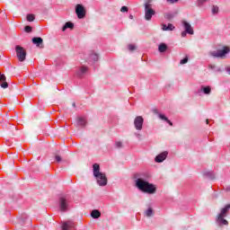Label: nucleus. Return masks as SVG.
Masks as SVG:
<instances>
[{
	"instance_id": "nucleus-1",
	"label": "nucleus",
	"mask_w": 230,
	"mask_h": 230,
	"mask_svg": "<svg viewBox=\"0 0 230 230\" xmlns=\"http://www.w3.org/2000/svg\"><path fill=\"white\" fill-rule=\"evenodd\" d=\"M135 186L143 193L154 195L157 191V187L148 182V174L145 172H137L134 174Z\"/></svg>"
},
{
	"instance_id": "nucleus-2",
	"label": "nucleus",
	"mask_w": 230,
	"mask_h": 230,
	"mask_svg": "<svg viewBox=\"0 0 230 230\" xmlns=\"http://www.w3.org/2000/svg\"><path fill=\"white\" fill-rule=\"evenodd\" d=\"M93 177H95L97 181V184H99L102 187L107 186V182H108L107 175L105 174V172H100V164H94L93 165Z\"/></svg>"
},
{
	"instance_id": "nucleus-3",
	"label": "nucleus",
	"mask_w": 230,
	"mask_h": 230,
	"mask_svg": "<svg viewBox=\"0 0 230 230\" xmlns=\"http://www.w3.org/2000/svg\"><path fill=\"white\" fill-rule=\"evenodd\" d=\"M230 205H226L224 208L221 209L220 214L217 215V222L219 226H229V222L226 220L227 213H229Z\"/></svg>"
},
{
	"instance_id": "nucleus-4",
	"label": "nucleus",
	"mask_w": 230,
	"mask_h": 230,
	"mask_svg": "<svg viewBox=\"0 0 230 230\" xmlns=\"http://www.w3.org/2000/svg\"><path fill=\"white\" fill-rule=\"evenodd\" d=\"M144 7L146 21H152V16L155 15V10H154L152 5V0H147L146 2H145Z\"/></svg>"
},
{
	"instance_id": "nucleus-5",
	"label": "nucleus",
	"mask_w": 230,
	"mask_h": 230,
	"mask_svg": "<svg viewBox=\"0 0 230 230\" xmlns=\"http://www.w3.org/2000/svg\"><path fill=\"white\" fill-rule=\"evenodd\" d=\"M229 52H230L229 47H223L222 49L210 51L208 55L213 58H225L226 55H227V53Z\"/></svg>"
},
{
	"instance_id": "nucleus-6",
	"label": "nucleus",
	"mask_w": 230,
	"mask_h": 230,
	"mask_svg": "<svg viewBox=\"0 0 230 230\" xmlns=\"http://www.w3.org/2000/svg\"><path fill=\"white\" fill-rule=\"evenodd\" d=\"M15 51H16V57L19 60V62H24L26 60V49L24 48L17 45L15 47Z\"/></svg>"
},
{
	"instance_id": "nucleus-7",
	"label": "nucleus",
	"mask_w": 230,
	"mask_h": 230,
	"mask_svg": "<svg viewBox=\"0 0 230 230\" xmlns=\"http://www.w3.org/2000/svg\"><path fill=\"white\" fill-rule=\"evenodd\" d=\"M59 209L63 213L69 211V203H68L67 198L66 196H61L59 198Z\"/></svg>"
},
{
	"instance_id": "nucleus-8",
	"label": "nucleus",
	"mask_w": 230,
	"mask_h": 230,
	"mask_svg": "<svg viewBox=\"0 0 230 230\" xmlns=\"http://www.w3.org/2000/svg\"><path fill=\"white\" fill-rule=\"evenodd\" d=\"M75 13L78 19H84L85 17V7L80 4H77L75 5Z\"/></svg>"
},
{
	"instance_id": "nucleus-9",
	"label": "nucleus",
	"mask_w": 230,
	"mask_h": 230,
	"mask_svg": "<svg viewBox=\"0 0 230 230\" xmlns=\"http://www.w3.org/2000/svg\"><path fill=\"white\" fill-rule=\"evenodd\" d=\"M143 123H145V119L141 116H137L134 119V127L136 130H143Z\"/></svg>"
},
{
	"instance_id": "nucleus-10",
	"label": "nucleus",
	"mask_w": 230,
	"mask_h": 230,
	"mask_svg": "<svg viewBox=\"0 0 230 230\" xmlns=\"http://www.w3.org/2000/svg\"><path fill=\"white\" fill-rule=\"evenodd\" d=\"M87 73H89V67L85 66H80L76 71V75L79 78H84Z\"/></svg>"
},
{
	"instance_id": "nucleus-11",
	"label": "nucleus",
	"mask_w": 230,
	"mask_h": 230,
	"mask_svg": "<svg viewBox=\"0 0 230 230\" xmlns=\"http://www.w3.org/2000/svg\"><path fill=\"white\" fill-rule=\"evenodd\" d=\"M181 24H182L185 31L187 33H189V35H193V33H194L193 27H191V24H190V22L183 20L181 22Z\"/></svg>"
},
{
	"instance_id": "nucleus-12",
	"label": "nucleus",
	"mask_w": 230,
	"mask_h": 230,
	"mask_svg": "<svg viewBox=\"0 0 230 230\" xmlns=\"http://www.w3.org/2000/svg\"><path fill=\"white\" fill-rule=\"evenodd\" d=\"M166 157H168V152L164 151L161 154H159L158 155L155 156V163H163Z\"/></svg>"
},
{
	"instance_id": "nucleus-13",
	"label": "nucleus",
	"mask_w": 230,
	"mask_h": 230,
	"mask_svg": "<svg viewBox=\"0 0 230 230\" xmlns=\"http://www.w3.org/2000/svg\"><path fill=\"white\" fill-rule=\"evenodd\" d=\"M0 86L2 89H8V82H6V75L0 73Z\"/></svg>"
},
{
	"instance_id": "nucleus-14",
	"label": "nucleus",
	"mask_w": 230,
	"mask_h": 230,
	"mask_svg": "<svg viewBox=\"0 0 230 230\" xmlns=\"http://www.w3.org/2000/svg\"><path fill=\"white\" fill-rule=\"evenodd\" d=\"M32 43L35 44L37 48H44V46L42 45L44 43V40H42V38L40 37L32 38Z\"/></svg>"
},
{
	"instance_id": "nucleus-15",
	"label": "nucleus",
	"mask_w": 230,
	"mask_h": 230,
	"mask_svg": "<svg viewBox=\"0 0 230 230\" xmlns=\"http://www.w3.org/2000/svg\"><path fill=\"white\" fill-rule=\"evenodd\" d=\"M73 227H75V223H73V221L65 222L62 226L63 230H71Z\"/></svg>"
},
{
	"instance_id": "nucleus-16",
	"label": "nucleus",
	"mask_w": 230,
	"mask_h": 230,
	"mask_svg": "<svg viewBox=\"0 0 230 230\" xmlns=\"http://www.w3.org/2000/svg\"><path fill=\"white\" fill-rule=\"evenodd\" d=\"M162 30L164 31H173V30H175V26H173V24H172V23H168V25L163 24Z\"/></svg>"
},
{
	"instance_id": "nucleus-17",
	"label": "nucleus",
	"mask_w": 230,
	"mask_h": 230,
	"mask_svg": "<svg viewBox=\"0 0 230 230\" xmlns=\"http://www.w3.org/2000/svg\"><path fill=\"white\" fill-rule=\"evenodd\" d=\"M99 56L94 52H91L88 58V62H98Z\"/></svg>"
},
{
	"instance_id": "nucleus-18",
	"label": "nucleus",
	"mask_w": 230,
	"mask_h": 230,
	"mask_svg": "<svg viewBox=\"0 0 230 230\" xmlns=\"http://www.w3.org/2000/svg\"><path fill=\"white\" fill-rule=\"evenodd\" d=\"M200 92L203 93V94H211V86L201 85Z\"/></svg>"
},
{
	"instance_id": "nucleus-19",
	"label": "nucleus",
	"mask_w": 230,
	"mask_h": 230,
	"mask_svg": "<svg viewBox=\"0 0 230 230\" xmlns=\"http://www.w3.org/2000/svg\"><path fill=\"white\" fill-rule=\"evenodd\" d=\"M92 218H100L102 217V212L98 209H94L91 212Z\"/></svg>"
},
{
	"instance_id": "nucleus-20",
	"label": "nucleus",
	"mask_w": 230,
	"mask_h": 230,
	"mask_svg": "<svg viewBox=\"0 0 230 230\" xmlns=\"http://www.w3.org/2000/svg\"><path fill=\"white\" fill-rule=\"evenodd\" d=\"M67 28H69L70 30H73L75 28V24L71 22H66L62 28V31H66Z\"/></svg>"
},
{
	"instance_id": "nucleus-21",
	"label": "nucleus",
	"mask_w": 230,
	"mask_h": 230,
	"mask_svg": "<svg viewBox=\"0 0 230 230\" xmlns=\"http://www.w3.org/2000/svg\"><path fill=\"white\" fill-rule=\"evenodd\" d=\"M77 125L79 127H85V125H87V120H85L84 118L79 117L77 119Z\"/></svg>"
},
{
	"instance_id": "nucleus-22",
	"label": "nucleus",
	"mask_w": 230,
	"mask_h": 230,
	"mask_svg": "<svg viewBox=\"0 0 230 230\" xmlns=\"http://www.w3.org/2000/svg\"><path fill=\"white\" fill-rule=\"evenodd\" d=\"M166 49H168V45H166L165 43H161L158 46V51H160V53H164Z\"/></svg>"
},
{
	"instance_id": "nucleus-23",
	"label": "nucleus",
	"mask_w": 230,
	"mask_h": 230,
	"mask_svg": "<svg viewBox=\"0 0 230 230\" xmlns=\"http://www.w3.org/2000/svg\"><path fill=\"white\" fill-rule=\"evenodd\" d=\"M205 177H208V179H211V181H213V179H215V173H213V172H204Z\"/></svg>"
},
{
	"instance_id": "nucleus-24",
	"label": "nucleus",
	"mask_w": 230,
	"mask_h": 230,
	"mask_svg": "<svg viewBox=\"0 0 230 230\" xmlns=\"http://www.w3.org/2000/svg\"><path fill=\"white\" fill-rule=\"evenodd\" d=\"M146 216L147 217H152V215H154V209H152V208H149L146 212H145Z\"/></svg>"
},
{
	"instance_id": "nucleus-25",
	"label": "nucleus",
	"mask_w": 230,
	"mask_h": 230,
	"mask_svg": "<svg viewBox=\"0 0 230 230\" xmlns=\"http://www.w3.org/2000/svg\"><path fill=\"white\" fill-rule=\"evenodd\" d=\"M27 21H28L29 22H33V21H35V15H33V14H28V15H27Z\"/></svg>"
},
{
	"instance_id": "nucleus-26",
	"label": "nucleus",
	"mask_w": 230,
	"mask_h": 230,
	"mask_svg": "<svg viewBox=\"0 0 230 230\" xmlns=\"http://www.w3.org/2000/svg\"><path fill=\"white\" fill-rule=\"evenodd\" d=\"M158 117L160 118V119H163L164 121H168V119L164 114L159 113Z\"/></svg>"
},
{
	"instance_id": "nucleus-27",
	"label": "nucleus",
	"mask_w": 230,
	"mask_h": 230,
	"mask_svg": "<svg viewBox=\"0 0 230 230\" xmlns=\"http://www.w3.org/2000/svg\"><path fill=\"white\" fill-rule=\"evenodd\" d=\"M208 0H198L197 5L198 6H202Z\"/></svg>"
},
{
	"instance_id": "nucleus-28",
	"label": "nucleus",
	"mask_w": 230,
	"mask_h": 230,
	"mask_svg": "<svg viewBox=\"0 0 230 230\" xmlns=\"http://www.w3.org/2000/svg\"><path fill=\"white\" fill-rule=\"evenodd\" d=\"M24 30H25L26 33H31V26L27 25V26H25Z\"/></svg>"
},
{
	"instance_id": "nucleus-29",
	"label": "nucleus",
	"mask_w": 230,
	"mask_h": 230,
	"mask_svg": "<svg viewBox=\"0 0 230 230\" xmlns=\"http://www.w3.org/2000/svg\"><path fill=\"white\" fill-rule=\"evenodd\" d=\"M115 146L116 148H121V146H123V143H121V141H118L115 143Z\"/></svg>"
},
{
	"instance_id": "nucleus-30",
	"label": "nucleus",
	"mask_w": 230,
	"mask_h": 230,
	"mask_svg": "<svg viewBox=\"0 0 230 230\" xmlns=\"http://www.w3.org/2000/svg\"><path fill=\"white\" fill-rule=\"evenodd\" d=\"M180 64L181 65L188 64V57H185L183 59H181L180 61Z\"/></svg>"
},
{
	"instance_id": "nucleus-31",
	"label": "nucleus",
	"mask_w": 230,
	"mask_h": 230,
	"mask_svg": "<svg viewBox=\"0 0 230 230\" xmlns=\"http://www.w3.org/2000/svg\"><path fill=\"white\" fill-rule=\"evenodd\" d=\"M55 159H56L57 163H62V157L60 155H57L55 156Z\"/></svg>"
},
{
	"instance_id": "nucleus-32",
	"label": "nucleus",
	"mask_w": 230,
	"mask_h": 230,
	"mask_svg": "<svg viewBox=\"0 0 230 230\" xmlns=\"http://www.w3.org/2000/svg\"><path fill=\"white\" fill-rule=\"evenodd\" d=\"M212 13H214V14L218 13V7L213 6L212 7Z\"/></svg>"
},
{
	"instance_id": "nucleus-33",
	"label": "nucleus",
	"mask_w": 230,
	"mask_h": 230,
	"mask_svg": "<svg viewBox=\"0 0 230 230\" xmlns=\"http://www.w3.org/2000/svg\"><path fill=\"white\" fill-rule=\"evenodd\" d=\"M120 12H122V13L128 12V7H127V6H122V7L120 8Z\"/></svg>"
},
{
	"instance_id": "nucleus-34",
	"label": "nucleus",
	"mask_w": 230,
	"mask_h": 230,
	"mask_svg": "<svg viewBox=\"0 0 230 230\" xmlns=\"http://www.w3.org/2000/svg\"><path fill=\"white\" fill-rule=\"evenodd\" d=\"M165 19H168V20L173 19V14H172V13L165 14Z\"/></svg>"
},
{
	"instance_id": "nucleus-35",
	"label": "nucleus",
	"mask_w": 230,
	"mask_h": 230,
	"mask_svg": "<svg viewBox=\"0 0 230 230\" xmlns=\"http://www.w3.org/2000/svg\"><path fill=\"white\" fill-rule=\"evenodd\" d=\"M128 50H129V51H134V49H136V46H134V45H132V44H131V45H128Z\"/></svg>"
},
{
	"instance_id": "nucleus-36",
	"label": "nucleus",
	"mask_w": 230,
	"mask_h": 230,
	"mask_svg": "<svg viewBox=\"0 0 230 230\" xmlns=\"http://www.w3.org/2000/svg\"><path fill=\"white\" fill-rule=\"evenodd\" d=\"M165 121L170 125V127H173V123L170 119H167Z\"/></svg>"
},
{
	"instance_id": "nucleus-37",
	"label": "nucleus",
	"mask_w": 230,
	"mask_h": 230,
	"mask_svg": "<svg viewBox=\"0 0 230 230\" xmlns=\"http://www.w3.org/2000/svg\"><path fill=\"white\" fill-rule=\"evenodd\" d=\"M187 33H188V32H186V31H183L181 32V37H183V38L186 37Z\"/></svg>"
},
{
	"instance_id": "nucleus-38",
	"label": "nucleus",
	"mask_w": 230,
	"mask_h": 230,
	"mask_svg": "<svg viewBox=\"0 0 230 230\" xmlns=\"http://www.w3.org/2000/svg\"><path fill=\"white\" fill-rule=\"evenodd\" d=\"M169 3H177L179 0H167Z\"/></svg>"
},
{
	"instance_id": "nucleus-39",
	"label": "nucleus",
	"mask_w": 230,
	"mask_h": 230,
	"mask_svg": "<svg viewBox=\"0 0 230 230\" xmlns=\"http://www.w3.org/2000/svg\"><path fill=\"white\" fill-rule=\"evenodd\" d=\"M154 112H155V114H160L159 111H157V110H154Z\"/></svg>"
},
{
	"instance_id": "nucleus-40",
	"label": "nucleus",
	"mask_w": 230,
	"mask_h": 230,
	"mask_svg": "<svg viewBox=\"0 0 230 230\" xmlns=\"http://www.w3.org/2000/svg\"><path fill=\"white\" fill-rule=\"evenodd\" d=\"M129 19H134V15L130 14Z\"/></svg>"
},
{
	"instance_id": "nucleus-41",
	"label": "nucleus",
	"mask_w": 230,
	"mask_h": 230,
	"mask_svg": "<svg viewBox=\"0 0 230 230\" xmlns=\"http://www.w3.org/2000/svg\"><path fill=\"white\" fill-rule=\"evenodd\" d=\"M226 191H230V185L226 188Z\"/></svg>"
},
{
	"instance_id": "nucleus-42",
	"label": "nucleus",
	"mask_w": 230,
	"mask_h": 230,
	"mask_svg": "<svg viewBox=\"0 0 230 230\" xmlns=\"http://www.w3.org/2000/svg\"><path fill=\"white\" fill-rule=\"evenodd\" d=\"M206 123H207V125H208L209 124V119H207Z\"/></svg>"
},
{
	"instance_id": "nucleus-43",
	"label": "nucleus",
	"mask_w": 230,
	"mask_h": 230,
	"mask_svg": "<svg viewBox=\"0 0 230 230\" xmlns=\"http://www.w3.org/2000/svg\"><path fill=\"white\" fill-rule=\"evenodd\" d=\"M72 105H73V107H76V103H75V102H73Z\"/></svg>"
}]
</instances>
